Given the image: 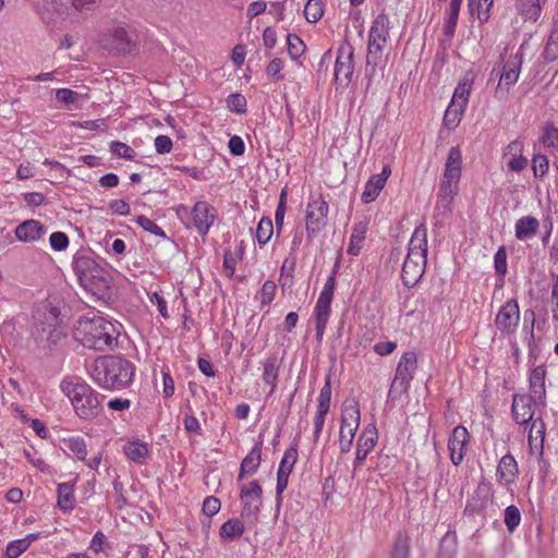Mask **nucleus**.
Masks as SVG:
<instances>
[{"mask_svg":"<svg viewBox=\"0 0 558 558\" xmlns=\"http://www.w3.org/2000/svg\"><path fill=\"white\" fill-rule=\"evenodd\" d=\"M274 233V223L272 220L268 217H264L258 222L256 229V239L259 244H266Z\"/></svg>","mask_w":558,"mask_h":558,"instance_id":"obj_41","label":"nucleus"},{"mask_svg":"<svg viewBox=\"0 0 558 558\" xmlns=\"http://www.w3.org/2000/svg\"><path fill=\"white\" fill-rule=\"evenodd\" d=\"M377 441V432L375 428L363 432L356 444V457L354 460V469L360 466L366 459L368 452L373 449Z\"/></svg>","mask_w":558,"mask_h":558,"instance_id":"obj_21","label":"nucleus"},{"mask_svg":"<svg viewBox=\"0 0 558 558\" xmlns=\"http://www.w3.org/2000/svg\"><path fill=\"white\" fill-rule=\"evenodd\" d=\"M492 494L488 485L481 483L468 501L465 512L470 514H480L487 507L490 500Z\"/></svg>","mask_w":558,"mask_h":558,"instance_id":"obj_16","label":"nucleus"},{"mask_svg":"<svg viewBox=\"0 0 558 558\" xmlns=\"http://www.w3.org/2000/svg\"><path fill=\"white\" fill-rule=\"evenodd\" d=\"M244 523L240 519H230L226 521L220 527V536L225 539H236L244 532Z\"/></svg>","mask_w":558,"mask_h":558,"instance_id":"obj_33","label":"nucleus"},{"mask_svg":"<svg viewBox=\"0 0 558 558\" xmlns=\"http://www.w3.org/2000/svg\"><path fill=\"white\" fill-rule=\"evenodd\" d=\"M493 5V0H476L475 14L481 23H485L489 19V10Z\"/></svg>","mask_w":558,"mask_h":558,"instance_id":"obj_55","label":"nucleus"},{"mask_svg":"<svg viewBox=\"0 0 558 558\" xmlns=\"http://www.w3.org/2000/svg\"><path fill=\"white\" fill-rule=\"evenodd\" d=\"M521 63V59L519 58L518 54H515L513 57H510L504 64L502 72L499 78V84L496 88L497 96L504 97L507 94V90H505L504 87L501 86L502 83L506 86H511L518 81Z\"/></svg>","mask_w":558,"mask_h":558,"instance_id":"obj_11","label":"nucleus"},{"mask_svg":"<svg viewBox=\"0 0 558 558\" xmlns=\"http://www.w3.org/2000/svg\"><path fill=\"white\" fill-rule=\"evenodd\" d=\"M424 264L417 265L415 262L405 259L402 266V281L405 287H414L423 277L425 271Z\"/></svg>","mask_w":558,"mask_h":558,"instance_id":"obj_27","label":"nucleus"},{"mask_svg":"<svg viewBox=\"0 0 558 558\" xmlns=\"http://www.w3.org/2000/svg\"><path fill=\"white\" fill-rule=\"evenodd\" d=\"M73 270L82 286L95 274H100V266L90 256L76 255L73 260Z\"/></svg>","mask_w":558,"mask_h":558,"instance_id":"obj_15","label":"nucleus"},{"mask_svg":"<svg viewBox=\"0 0 558 558\" xmlns=\"http://www.w3.org/2000/svg\"><path fill=\"white\" fill-rule=\"evenodd\" d=\"M367 231V226L364 222H359L354 226L353 232L351 235V242L348 247V253L351 255H357L362 247V244L365 240V234Z\"/></svg>","mask_w":558,"mask_h":558,"instance_id":"obj_35","label":"nucleus"},{"mask_svg":"<svg viewBox=\"0 0 558 558\" xmlns=\"http://www.w3.org/2000/svg\"><path fill=\"white\" fill-rule=\"evenodd\" d=\"M389 24L388 16L385 13H380L371 26L365 66V75L368 80L374 76L376 66L381 60V51L386 46L389 35Z\"/></svg>","mask_w":558,"mask_h":558,"instance_id":"obj_4","label":"nucleus"},{"mask_svg":"<svg viewBox=\"0 0 558 558\" xmlns=\"http://www.w3.org/2000/svg\"><path fill=\"white\" fill-rule=\"evenodd\" d=\"M155 149L158 154H167L172 149V141L167 135H158L155 138Z\"/></svg>","mask_w":558,"mask_h":558,"instance_id":"obj_64","label":"nucleus"},{"mask_svg":"<svg viewBox=\"0 0 558 558\" xmlns=\"http://www.w3.org/2000/svg\"><path fill=\"white\" fill-rule=\"evenodd\" d=\"M520 322L519 304L515 300H508L499 310L495 318V325L501 333H513Z\"/></svg>","mask_w":558,"mask_h":558,"instance_id":"obj_7","label":"nucleus"},{"mask_svg":"<svg viewBox=\"0 0 558 558\" xmlns=\"http://www.w3.org/2000/svg\"><path fill=\"white\" fill-rule=\"evenodd\" d=\"M324 14V4L322 0H308L304 8V16L307 22L316 23Z\"/></svg>","mask_w":558,"mask_h":558,"instance_id":"obj_39","label":"nucleus"},{"mask_svg":"<svg viewBox=\"0 0 558 558\" xmlns=\"http://www.w3.org/2000/svg\"><path fill=\"white\" fill-rule=\"evenodd\" d=\"M517 9L526 20L536 21L541 15L539 0H517Z\"/></svg>","mask_w":558,"mask_h":558,"instance_id":"obj_34","label":"nucleus"},{"mask_svg":"<svg viewBox=\"0 0 558 558\" xmlns=\"http://www.w3.org/2000/svg\"><path fill=\"white\" fill-rule=\"evenodd\" d=\"M549 168V162L546 156L535 155L532 160V169L536 178L544 177Z\"/></svg>","mask_w":558,"mask_h":558,"instance_id":"obj_53","label":"nucleus"},{"mask_svg":"<svg viewBox=\"0 0 558 558\" xmlns=\"http://www.w3.org/2000/svg\"><path fill=\"white\" fill-rule=\"evenodd\" d=\"M136 223L151 234L162 236V238L166 236L163 230L155 221L147 218L146 216H143V215L138 216L136 218Z\"/></svg>","mask_w":558,"mask_h":558,"instance_id":"obj_50","label":"nucleus"},{"mask_svg":"<svg viewBox=\"0 0 558 558\" xmlns=\"http://www.w3.org/2000/svg\"><path fill=\"white\" fill-rule=\"evenodd\" d=\"M461 4L462 0H450L449 2L447 19L444 24V34L449 38L452 37L456 32Z\"/></svg>","mask_w":558,"mask_h":558,"instance_id":"obj_29","label":"nucleus"},{"mask_svg":"<svg viewBox=\"0 0 558 558\" xmlns=\"http://www.w3.org/2000/svg\"><path fill=\"white\" fill-rule=\"evenodd\" d=\"M545 376L546 368L544 365L534 367L530 375V396L534 398V404L542 407L545 405L546 399Z\"/></svg>","mask_w":558,"mask_h":558,"instance_id":"obj_14","label":"nucleus"},{"mask_svg":"<svg viewBox=\"0 0 558 558\" xmlns=\"http://www.w3.org/2000/svg\"><path fill=\"white\" fill-rule=\"evenodd\" d=\"M539 228V221L533 216H524L517 220L514 232L518 240H527L533 238Z\"/></svg>","mask_w":558,"mask_h":558,"instance_id":"obj_26","label":"nucleus"},{"mask_svg":"<svg viewBox=\"0 0 558 558\" xmlns=\"http://www.w3.org/2000/svg\"><path fill=\"white\" fill-rule=\"evenodd\" d=\"M47 232V228L39 221L28 219L15 228V236L21 242H35L41 239Z\"/></svg>","mask_w":558,"mask_h":558,"instance_id":"obj_13","label":"nucleus"},{"mask_svg":"<svg viewBox=\"0 0 558 558\" xmlns=\"http://www.w3.org/2000/svg\"><path fill=\"white\" fill-rule=\"evenodd\" d=\"M263 489L257 481H252L241 487L240 499L242 501L241 518L246 524H256L262 507Z\"/></svg>","mask_w":558,"mask_h":558,"instance_id":"obj_5","label":"nucleus"},{"mask_svg":"<svg viewBox=\"0 0 558 558\" xmlns=\"http://www.w3.org/2000/svg\"><path fill=\"white\" fill-rule=\"evenodd\" d=\"M110 151L113 155H116L120 158L128 159V160H132L136 156V153L132 147H130L129 145H126L122 142H118V141L111 142Z\"/></svg>","mask_w":558,"mask_h":558,"instance_id":"obj_47","label":"nucleus"},{"mask_svg":"<svg viewBox=\"0 0 558 558\" xmlns=\"http://www.w3.org/2000/svg\"><path fill=\"white\" fill-rule=\"evenodd\" d=\"M215 209L210 208L207 203L198 202L192 209V218L198 233L205 235L215 221Z\"/></svg>","mask_w":558,"mask_h":558,"instance_id":"obj_12","label":"nucleus"},{"mask_svg":"<svg viewBox=\"0 0 558 558\" xmlns=\"http://www.w3.org/2000/svg\"><path fill=\"white\" fill-rule=\"evenodd\" d=\"M409 385L410 381H403L401 378L395 376L389 389V397L397 398L407 392Z\"/></svg>","mask_w":558,"mask_h":558,"instance_id":"obj_62","label":"nucleus"},{"mask_svg":"<svg viewBox=\"0 0 558 558\" xmlns=\"http://www.w3.org/2000/svg\"><path fill=\"white\" fill-rule=\"evenodd\" d=\"M282 68L283 61L280 58H275L268 63L266 68V73L269 76L275 77L276 81H279L283 78V76L280 75V71L282 70Z\"/></svg>","mask_w":558,"mask_h":558,"instance_id":"obj_63","label":"nucleus"},{"mask_svg":"<svg viewBox=\"0 0 558 558\" xmlns=\"http://www.w3.org/2000/svg\"><path fill=\"white\" fill-rule=\"evenodd\" d=\"M283 465L281 468L278 469V472H277V485H276V499H277V502H280V499H281V494L286 490L287 486H288V480H289V475L290 474H286L284 470H283Z\"/></svg>","mask_w":558,"mask_h":558,"instance_id":"obj_60","label":"nucleus"},{"mask_svg":"<svg viewBox=\"0 0 558 558\" xmlns=\"http://www.w3.org/2000/svg\"><path fill=\"white\" fill-rule=\"evenodd\" d=\"M298 460V448L296 446L289 447L280 461L279 468L284 466L283 470L286 474H290L293 470V466Z\"/></svg>","mask_w":558,"mask_h":558,"instance_id":"obj_48","label":"nucleus"},{"mask_svg":"<svg viewBox=\"0 0 558 558\" xmlns=\"http://www.w3.org/2000/svg\"><path fill=\"white\" fill-rule=\"evenodd\" d=\"M111 277L108 271L100 267V274H95L82 287L97 298H104L110 289Z\"/></svg>","mask_w":558,"mask_h":558,"instance_id":"obj_17","label":"nucleus"},{"mask_svg":"<svg viewBox=\"0 0 558 558\" xmlns=\"http://www.w3.org/2000/svg\"><path fill=\"white\" fill-rule=\"evenodd\" d=\"M60 388L71 400L80 418L92 420L99 414L101 410L99 396L89 385L76 377H65Z\"/></svg>","mask_w":558,"mask_h":558,"instance_id":"obj_3","label":"nucleus"},{"mask_svg":"<svg viewBox=\"0 0 558 558\" xmlns=\"http://www.w3.org/2000/svg\"><path fill=\"white\" fill-rule=\"evenodd\" d=\"M118 336L116 326L96 314L81 317L74 332L75 339L83 347L95 351L112 350L117 345Z\"/></svg>","mask_w":558,"mask_h":558,"instance_id":"obj_1","label":"nucleus"},{"mask_svg":"<svg viewBox=\"0 0 558 558\" xmlns=\"http://www.w3.org/2000/svg\"><path fill=\"white\" fill-rule=\"evenodd\" d=\"M123 452L130 460L141 464L144 462L148 453V449L146 444L135 440L126 442L123 446Z\"/></svg>","mask_w":558,"mask_h":558,"instance_id":"obj_31","label":"nucleus"},{"mask_svg":"<svg viewBox=\"0 0 558 558\" xmlns=\"http://www.w3.org/2000/svg\"><path fill=\"white\" fill-rule=\"evenodd\" d=\"M69 449L76 456L78 460H85L87 456L86 444L80 437L69 439Z\"/></svg>","mask_w":558,"mask_h":558,"instance_id":"obj_54","label":"nucleus"},{"mask_svg":"<svg viewBox=\"0 0 558 558\" xmlns=\"http://www.w3.org/2000/svg\"><path fill=\"white\" fill-rule=\"evenodd\" d=\"M287 44L288 52L293 60L298 59L305 50V45L298 35L288 34Z\"/></svg>","mask_w":558,"mask_h":558,"instance_id":"obj_46","label":"nucleus"},{"mask_svg":"<svg viewBox=\"0 0 558 558\" xmlns=\"http://www.w3.org/2000/svg\"><path fill=\"white\" fill-rule=\"evenodd\" d=\"M220 500L214 496H209L207 498H205L204 502H203V512L204 514H206L208 518L215 515L216 513H218V511L220 510Z\"/></svg>","mask_w":558,"mask_h":558,"instance_id":"obj_59","label":"nucleus"},{"mask_svg":"<svg viewBox=\"0 0 558 558\" xmlns=\"http://www.w3.org/2000/svg\"><path fill=\"white\" fill-rule=\"evenodd\" d=\"M50 245L54 251H63L69 245V238L63 232H53L49 239Z\"/></svg>","mask_w":558,"mask_h":558,"instance_id":"obj_58","label":"nucleus"},{"mask_svg":"<svg viewBox=\"0 0 558 558\" xmlns=\"http://www.w3.org/2000/svg\"><path fill=\"white\" fill-rule=\"evenodd\" d=\"M543 57L547 62L555 61L558 58V27H555L547 39Z\"/></svg>","mask_w":558,"mask_h":558,"instance_id":"obj_40","label":"nucleus"},{"mask_svg":"<svg viewBox=\"0 0 558 558\" xmlns=\"http://www.w3.org/2000/svg\"><path fill=\"white\" fill-rule=\"evenodd\" d=\"M342 430L348 429V437L353 439L360 425V408L357 402L347 404L341 415Z\"/></svg>","mask_w":558,"mask_h":558,"instance_id":"obj_19","label":"nucleus"},{"mask_svg":"<svg viewBox=\"0 0 558 558\" xmlns=\"http://www.w3.org/2000/svg\"><path fill=\"white\" fill-rule=\"evenodd\" d=\"M246 99L241 94H231L227 98V107L236 113H244L246 111Z\"/></svg>","mask_w":558,"mask_h":558,"instance_id":"obj_49","label":"nucleus"},{"mask_svg":"<svg viewBox=\"0 0 558 558\" xmlns=\"http://www.w3.org/2000/svg\"><path fill=\"white\" fill-rule=\"evenodd\" d=\"M279 373L278 357L270 355L264 362L263 379L271 386V392L276 389Z\"/></svg>","mask_w":558,"mask_h":558,"instance_id":"obj_32","label":"nucleus"},{"mask_svg":"<svg viewBox=\"0 0 558 558\" xmlns=\"http://www.w3.org/2000/svg\"><path fill=\"white\" fill-rule=\"evenodd\" d=\"M262 441L257 442L242 460L238 481H242L245 476L253 475L257 471L262 461Z\"/></svg>","mask_w":558,"mask_h":558,"instance_id":"obj_20","label":"nucleus"},{"mask_svg":"<svg viewBox=\"0 0 558 558\" xmlns=\"http://www.w3.org/2000/svg\"><path fill=\"white\" fill-rule=\"evenodd\" d=\"M28 549L27 542L21 539H15L9 543L5 549V557L7 558H17L20 557L24 551Z\"/></svg>","mask_w":558,"mask_h":558,"instance_id":"obj_51","label":"nucleus"},{"mask_svg":"<svg viewBox=\"0 0 558 558\" xmlns=\"http://www.w3.org/2000/svg\"><path fill=\"white\" fill-rule=\"evenodd\" d=\"M417 367L416 353L413 351H407L402 354L397 369L396 377L401 378L403 381H411L413 374Z\"/></svg>","mask_w":558,"mask_h":558,"instance_id":"obj_22","label":"nucleus"},{"mask_svg":"<svg viewBox=\"0 0 558 558\" xmlns=\"http://www.w3.org/2000/svg\"><path fill=\"white\" fill-rule=\"evenodd\" d=\"M380 180L381 179L377 180L375 179L374 175H372L369 180L366 182L365 189L361 195V201L364 204H369L378 197L379 193L385 186L384 184H381Z\"/></svg>","mask_w":558,"mask_h":558,"instance_id":"obj_36","label":"nucleus"},{"mask_svg":"<svg viewBox=\"0 0 558 558\" xmlns=\"http://www.w3.org/2000/svg\"><path fill=\"white\" fill-rule=\"evenodd\" d=\"M469 441V432L462 426L458 425L453 428L451 436L448 440V449L450 451V459L454 465H459L464 458L465 447Z\"/></svg>","mask_w":558,"mask_h":558,"instance_id":"obj_9","label":"nucleus"},{"mask_svg":"<svg viewBox=\"0 0 558 558\" xmlns=\"http://www.w3.org/2000/svg\"><path fill=\"white\" fill-rule=\"evenodd\" d=\"M505 524L509 532H513L521 522V512L514 505H510L505 509Z\"/></svg>","mask_w":558,"mask_h":558,"instance_id":"obj_44","label":"nucleus"},{"mask_svg":"<svg viewBox=\"0 0 558 558\" xmlns=\"http://www.w3.org/2000/svg\"><path fill=\"white\" fill-rule=\"evenodd\" d=\"M277 286L274 281L267 280L260 289V302L263 305L270 304L275 298Z\"/></svg>","mask_w":558,"mask_h":558,"instance_id":"obj_57","label":"nucleus"},{"mask_svg":"<svg viewBox=\"0 0 558 558\" xmlns=\"http://www.w3.org/2000/svg\"><path fill=\"white\" fill-rule=\"evenodd\" d=\"M409 248H413V251H418L421 253H427V229L424 225H420L415 228L409 242Z\"/></svg>","mask_w":558,"mask_h":558,"instance_id":"obj_37","label":"nucleus"},{"mask_svg":"<svg viewBox=\"0 0 558 558\" xmlns=\"http://www.w3.org/2000/svg\"><path fill=\"white\" fill-rule=\"evenodd\" d=\"M390 558H410V538L403 533H398L393 542Z\"/></svg>","mask_w":558,"mask_h":558,"instance_id":"obj_38","label":"nucleus"},{"mask_svg":"<svg viewBox=\"0 0 558 558\" xmlns=\"http://www.w3.org/2000/svg\"><path fill=\"white\" fill-rule=\"evenodd\" d=\"M331 298L327 296H318L317 303L315 305V318L316 322L328 323V318L330 315V305Z\"/></svg>","mask_w":558,"mask_h":558,"instance_id":"obj_43","label":"nucleus"},{"mask_svg":"<svg viewBox=\"0 0 558 558\" xmlns=\"http://www.w3.org/2000/svg\"><path fill=\"white\" fill-rule=\"evenodd\" d=\"M464 109L460 107H457L456 105H449L447 108L445 116H444V124L448 129H454L463 114Z\"/></svg>","mask_w":558,"mask_h":558,"instance_id":"obj_45","label":"nucleus"},{"mask_svg":"<svg viewBox=\"0 0 558 558\" xmlns=\"http://www.w3.org/2000/svg\"><path fill=\"white\" fill-rule=\"evenodd\" d=\"M353 57L354 48L348 40H344L338 48L335 63V81L342 87H347L352 80L354 70Z\"/></svg>","mask_w":558,"mask_h":558,"instance_id":"obj_6","label":"nucleus"},{"mask_svg":"<svg viewBox=\"0 0 558 558\" xmlns=\"http://www.w3.org/2000/svg\"><path fill=\"white\" fill-rule=\"evenodd\" d=\"M470 92H471V83H468V82L459 83L454 89L450 105H456L457 107L461 106V108L464 109L469 101Z\"/></svg>","mask_w":558,"mask_h":558,"instance_id":"obj_42","label":"nucleus"},{"mask_svg":"<svg viewBox=\"0 0 558 558\" xmlns=\"http://www.w3.org/2000/svg\"><path fill=\"white\" fill-rule=\"evenodd\" d=\"M113 48L120 53H129L135 46L133 33L125 27H117L112 33Z\"/></svg>","mask_w":558,"mask_h":558,"instance_id":"obj_25","label":"nucleus"},{"mask_svg":"<svg viewBox=\"0 0 558 558\" xmlns=\"http://www.w3.org/2000/svg\"><path fill=\"white\" fill-rule=\"evenodd\" d=\"M58 506L63 511H71L75 507L73 485L61 483L58 485Z\"/></svg>","mask_w":558,"mask_h":558,"instance_id":"obj_30","label":"nucleus"},{"mask_svg":"<svg viewBox=\"0 0 558 558\" xmlns=\"http://www.w3.org/2000/svg\"><path fill=\"white\" fill-rule=\"evenodd\" d=\"M494 265L496 272L504 277L507 274V251L505 246H500L495 256H494Z\"/></svg>","mask_w":558,"mask_h":558,"instance_id":"obj_52","label":"nucleus"},{"mask_svg":"<svg viewBox=\"0 0 558 558\" xmlns=\"http://www.w3.org/2000/svg\"><path fill=\"white\" fill-rule=\"evenodd\" d=\"M56 97L60 102H63L65 105H72L77 101L78 94L72 89L69 88H60L56 93Z\"/></svg>","mask_w":558,"mask_h":558,"instance_id":"obj_61","label":"nucleus"},{"mask_svg":"<svg viewBox=\"0 0 558 558\" xmlns=\"http://www.w3.org/2000/svg\"><path fill=\"white\" fill-rule=\"evenodd\" d=\"M518 473L519 468L514 457L510 453L505 454L497 468L496 476L498 482L506 485L511 484L514 482Z\"/></svg>","mask_w":558,"mask_h":558,"instance_id":"obj_18","label":"nucleus"},{"mask_svg":"<svg viewBox=\"0 0 558 558\" xmlns=\"http://www.w3.org/2000/svg\"><path fill=\"white\" fill-rule=\"evenodd\" d=\"M134 369L133 363L122 356H100L95 360L93 378L106 389L125 388L132 383Z\"/></svg>","mask_w":558,"mask_h":558,"instance_id":"obj_2","label":"nucleus"},{"mask_svg":"<svg viewBox=\"0 0 558 558\" xmlns=\"http://www.w3.org/2000/svg\"><path fill=\"white\" fill-rule=\"evenodd\" d=\"M331 399V385L329 377L326 379L324 387L320 389L318 398V410L329 411Z\"/></svg>","mask_w":558,"mask_h":558,"instance_id":"obj_56","label":"nucleus"},{"mask_svg":"<svg viewBox=\"0 0 558 558\" xmlns=\"http://www.w3.org/2000/svg\"><path fill=\"white\" fill-rule=\"evenodd\" d=\"M100 0H51L52 8L60 14L66 13L73 8L76 11L94 10Z\"/></svg>","mask_w":558,"mask_h":558,"instance_id":"obj_24","label":"nucleus"},{"mask_svg":"<svg viewBox=\"0 0 558 558\" xmlns=\"http://www.w3.org/2000/svg\"><path fill=\"white\" fill-rule=\"evenodd\" d=\"M534 398L529 395H514L511 405L513 420L520 424L529 423L534 416Z\"/></svg>","mask_w":558,"mask_h":558,"instance_id":"obj_10","label":"nucleus"},{"mask_svg":"<svg viewBox=\"0 0 558 558\" xmlns=\"http://www.w3.org/2000/svg\"><path fill=\"white\" fill-rule=\"evenodd\" d=\"M461 162H462V156H461L460 148L458 146L451 147L449 150L448 157H447L444 178H450L451 180L460 179Z\"/></svg>","mask_w":558,"mask_h":558,"instance_id":"obj_28","label":"nucleus"},{"mask_svg":"<svg viewBox=\"0 0 558 558\" xmlns=\"http://www.w3.org/2000/svg\"><path fill=\"white\" fill-rule=\"evenodd\" d=\"M460 179L444 178L439 185L438 206L446 210L451 209V203L458 193V182Z\"/></svg>","mask_w":558,"mask_h":558,"instance_id":"obj_23","label":"nucleus"},{"mask_svg":"<svg viewBox=\"0 0 558 558\" xmlns=\"http://www.w3.org/2000/svg\"><path fill=\"white\" fill-rule=\"evenodd\" d=\"M327 214L328 204L322 197L308 203L306 210V231L310 239L326 225L325 219Z\"/></svg>","mask_w":558,"mask_h":558,"instance_id":"obj_8","label":"nucleus"}]
</instances>
